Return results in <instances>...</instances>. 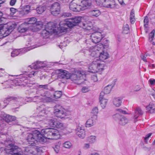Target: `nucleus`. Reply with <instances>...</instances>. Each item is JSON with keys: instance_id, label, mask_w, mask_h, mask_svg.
Returning <instances> with one entry per match:
<instances>
[{"instance_id": "obj_1", "label": "nucleus", "mask_w": 155, "mask_h": 155, "mask_svg": "<svg viewBox=\"0 0 155 155\" xmlns=\"http://www.w3.org/2000/svg\"><path fill=\"white\" fill-rule=\"evenodd\" d=\"M94 55H97L99 56V59L94 60L91 63L89 67V69L90 70V72L95 73L101 71L104 69L105 64L103 63V61L109 58V55L106 52L102 51V52L98 51Z\"/></svg>"}, {"instance_id": "obj_2", "label": "nucleus", "mask_w": 155, "mask_h": 155, "mask_svg": "<svg viewBox=\"0 0 155 155\" xmlns=\"http://www.w3.org/2000/svg\"><path fill=\"white\" fill-rule=\"evenodd\" d=\"M91 5L90 0H73L69 5V8L73 12H79L89 7Z\"/></svg>"}, {"instance_id": "obj_3", "label": "nucleus", "mask_w": 155, "mask_h": 155, "mask_svg": "<svg viewBox=\"0 0 155 155\" xmlns=\"http://www.w3.org/2000/svg\"><path fill=\"white\" fill-rule=\"evenodd\" d=\"M81 17H75L70 19H67L64 21H61L60 23V28H59L60 32H66L68 28H72L77 25L81 23Z\"/></svg>"}, {"instance_id": "obj_4", "label": "nucleus", "mask_w": 155, "mask_h": 155, "mask_svg": "<svg viewBox=\"0 0 155 155\" xmlns=\"http://www.w3.org/2000/svg\"><path fill=\"white\" fill-rule=\"evenodd\" d=\"M11 143V141L9 140L5 141V144L6 147L5 149L6 152L12 155H23L21 149Z\"/></svg>"}, {"instance_id": "obj_5", "label": "nucleus", "mask_w": 155, "mask_h": 155, "mask_svg": "<svg viewBox=\"0 0 155 155\" xmlns=\"http://www.w3.org/2000/svg\"><path fill=\"white\" fill-rule=\"evenodd\" d=\"M41 132L48 139L57 140L60 137L59 132L55 129L48 128L42 129Z\"/></svg>"}, {"instance_id": "obj_6", "label": "nucleus", "mask_w": 155, "mask_h": 155, "mask_svg": "<svg viewBox=\"0 0 155 155\" xmlns=\"http://www.w3.org/2000/svg\"><path fill=\"white\" fill-rule=\"evenodd\" d=\"M16 26L15 24L10 22L0 26V38L9 35Z\"/></svg>"}, {"instance_id": "obj_7", "label": "nucleus", "mask_w": 155, "mask_h": 155, "mask_svg": "<svg viewBox=\"0 0 155 155\" xmlns=\"http://www.w3.org/2000/svg\"><path fill=\"white\" fill-rule=\"evenodd\" d=\"M105 41L107 43L104 44V45L100 43L99 44H97V45L95 46L94 49L92 48L91 49V48H90V51L91 52L90 55L92 56H96L97 55H94V54L96 53H97L98 51L101 52V51H103L102 50L103 48H107L108 46V43L109 41L108 40H106Z\"/></svg>"}, {"instance_id": "obj_8", "label": "nucleus", "mask_w": 155, "mask_h": 155, "mask_svg": "<svg viewBox=\"0 0 155 155\" xmlns=\"http://www.w3.org/2000/svg\"><path fill=\"white\" fill-rule=\"evenodd\" d=\"M54 113L57 117L61 118H64L67 116L65 109L62 106L58 104L55 106Z\"/></svg>"}, {"instance_id": "obj_9", "label": "nucleus", "mask_w": 155, "mask_h": 155, "mask_svg": "<svg viewBox=\"0 0 155 155\" xmlns=\"http://www.w3.org/2000/svg\"><path fill=\"white\" fill-rule=\"evenodd\" d=\"M84 74L85 72L83 71L75 70L72 74L70 73L69 79L75 83H76V81L80 80L81 78Z\"/></svg>"}, {"instance_id": "obj_10", "label": "nucleus", "mask_w": 155, "mask_h": 155, "mask_svg": "<svg viewBox=\"0 0 155 155\" xmlns=\"http://www.w3.org/2000/svg\"><path fill=\"white\" fill-rule=\"evenodd\" d=\"M48 124L51 127L61 129H63L66 127V126L65 124L54 118L48 119Z\"/></svg>"}, {"instance_id": "obj_11", "label": "nucleus", "mask_w": 155, "mask_h": 155, "mask_svg": "<svg viewBox=\"0 0 155 155\" xmlns=\"http://www.w3.org/2000/svg\"><path fill=\"white\" fill-rule=\"evenodd\" d=\"M37 130H35L32 133L28 134L26 137V140L28 143L32 146H35L37 143Z\"/></svg>"}, {"instance_id": "obj_12", "label": "nucleus", "mask_w": 155, "mask_h": 155, "mask_svg": "<svg viewBox=\"0 0 155 155\" xmlns=\"http://www.w3.org/2000/svg\"><path fill=\"white\" fill-rule=\"evenodd\" d=\"M113 118L118 121V124L122 126L125 125L128 122V120L124 116L119 114H116L113 116Z\"/></svg>"}, {"instance_id": "obj_13", "label": "nucleus", "mask_w": 155, "mask_h": 155, "mask_svg": "<svg viewBox=\"0 0 155 155\" xmlns=\"http://www.w3.org/2000/svg\"><path fill=\"white\" fill-rule=\"evenodd\" d=\"M51 14L54 16H56L59 14L60 10V5L57 2L52 4L49 6Z\"/></svg>"}, {"instance_id": "obj_14", "label": "nucleus", "mask_w": 155, "mask_h": 155, "mask_svg": "<svg viewBox=\"0 0 155 155\" xmlns=\"http://www.w3.org/2000/svg\"><path fill=\"white\" fill-rule=\"evenodd\" d=\"M103 38L101 33L99 32H94L91 36V41L94 43L100 42Z\"/></svg>"}, {"instance_id": "obj_15", "label": "nucleus", "mask_w": 155, "mask_h": 155, "mask_svg": "<svg viewBox=\"0 0 155 155\" xmlns=\"http://www.w3.org/2000/svg\"><path fill=\"white\" fill-rule=\"evenodd\" d=\"M58 77L59 78H62L64 79H68L70 78V73L65 70L62 69H58Z\"/></svg>"}, {"instance_id": "obj_16", "label": "nucleus", "mask_w": 155, "mask_h": 155, "mask_svg": "<svg viewBox=\"0 0 155 155\" xmlns=\"http://www.w3.org/2000/svg\"><path fill=\"white\" fill-rule=\"evenodd\" d=\"M26 21L27 22H25L27 23L30 30H33L34 28H33L36 27L37 25H40L37 22L36 18L34 17L27 19Z\"/></svg>"}, {"instance_id": "obj_17", "label": "nucleus", "mask_w": 155, "mask_h": 155, "mask_svg": "<svg viewBox=\"0 0 155 155\" xmlns=\"http://www.w3.org/2000/svg\"><path fill=\"white\" fill-rule=\"evenodd\" d=\"M55 25L54 23L52 22H49L45 26V28L48 30V31H51V32H54L58 34L60 33H62V32H60L59 28L60 26L57 29H54Z\"/></svg>"}, {"instance_id": "obj_18", "label": "nucleus", "mask_w": 155, "mask_h": 155, "mask_svg": "<svg viewBox=\"0 0 155 155\" xmlns=\"http://www.w3.org/2000/svg\"><path fill=\"white\" fill-rule=\"evenodd\" d=\"M76 131L77 135L81 138H84L85 136V132L83 127L78 126L76 129Z\"/></svg>"}, {"instance_id": "obj_19", "label": "nucleus", "mask_w": 155, "mask_h": 155, "mask_svg": "<svg viewBox=\"0 0 155 155\" xmlns=\"http://www.w3.org/2000/svg\"><path fill=\"white\" fill-rule=\"evenodd\" d=\"M31 7L29 5H26L23 8L19 11V13L21 16L25 15L28 14L31 11Z\"/></svg>"}, {"instance_id": "obj_20", "label": "nucleus", "mask_w": 155, "mask_h": 155, "mask_svg": "<svg viewBox=\"0 0 155 155\" xmlns=\"http://www.w3.org/2000/svg\"><path fill=\"white\" fill-rule=\"evenodd\" d=\"M41 96L43 97H41L38 96L34 97L32 99V101L34 102L36 101L41 102L44 99L46 100L47 101H49L51 100V98L49 97H48L44 94L41 95Z\"/></svg>"}, {"instance_id": "obj_21", "label": "nucleus", "mask_w": 155, "mask_h": 155, "mask_svg": "<svg viewBox=\"0 0 155 155\" xmlns=\"http://www.w3.org/2000/svg\"><path fill=\"white\" fill-rule=\"evenodd\" d=\"M115 5V2L114 0H105L103 7L112 8Z\"/></svg>"}, {"instance_id": "obj_22", "label": "nucleus", "mask_w": 155, "mask_h": 155, "mask_svg": "<svg viewBox=\"0 0 155 155\" xmlns=\"http://www.w3.org/2000/svg\"><path fill=\"white\" fill-rule=\"evenodd\" d=\"M80 26L84 29L90 30L93 27L92 23L91 22L85 21L84 22H81L80 23Z\"/></svg>"}, {"instance_id": "obj_23", "label": "nucleus", "mask_w": 155, "mask_h": 155, "mask_svg": "<svg viewBox=\"0 0 155 155\" xmlns=\"http://www.w3.org/2000/svg\"><path fill=\"white\" fill-rule=\"evenodd\" d=\"M28 29H30V28L27 23L25 22L21 24L18 29V31L20 33H24L27 31Z\"/></svg>"}, {"instance_id": "obj_24", "label": "nucleus", "mask_w": 155, "mask_h": 155, "mask_svg": "<svg viewBox=\"0 0 155 155\" xmlns=\"http://www.w3.org/2000/svg\"><path fill=\"white\" fill-rule=\"evenodd\" d=\"M37 133L38 135L37 137V142H39L43 143L47 142L48 139L44 136L43 134H41L39 132L37 131Z\"/></svg>"}, {"instance_id": "obj_25", "label": "nucleus", "mask_w": 155, "mask_h": 155, "mask_svg": "<svg viewBox=\"0 0 155 155\" xmlns=\"http://www.w3.org/2000/svg\"><path fill=\"white\" fill-rule=\"evenodd\" d=\"M43 63L42 62L37 61L36 63H33L32 65H29L32 69H37L38 68H41L43 67Z\"/></svg>"}, {"instance_id": "obj_26", "label": "nucleus", "mask_w": 155, "mask_h": 155, "mask_svg": "<svg viewBox=\"0 0 155 155\" xmlns=\"http://www.w3.org/2000/svg\"><path fill=\"white\" fill-rule=\"evenodd\" d=\"M143 114V112L141 110V108L139 107H137L135 110V115L134 116V118L135 119V122L137 121V118Z\"/></svg>"}, {"instance_id": "obj_27", "label": "nucleus", "mask_w": 155, "mask_h": 155, "mask_svg": "<svg viewBox=\"0 0 155 155\" xmlns=\"http://www.w3.org/2000/svg\"><path fill=\"white\" fill-rule=\"evenodd\" d=\"M3 120L6 122H9L14 121L16 119V117L14 116H10L9 115L5 114L3 118Z\"/></svg>"}, {"instance_id": "obj_28", "label": "nucleus", "mask_w": 155, "mask_h": 155, "mask_svg": "<svg viewBox=\"0 0 155 155\" xmlns=\"http://www.w3.org/2000/svg\"><path fill=\"white\" fill-rule=\"evenodd\" d=\"M25 51L23 49H18L14 50L11 54V56L13 57L18 56L20 54H22L25 53Z\"/></svg>"}, {"instance_id": "obj_29", "label": "nucleus", "mask_w": 155, "mask_h": 155, "mask_svg": "<svg viewBox=\"0 0 155 155\" xmlns=\"http://www.w3.org/2000/svg\"><path fill=\"white\" fill-rule=\"evenodd\" d=\"M96 120H95L94 118L93 117H91V119H88L87 121L85 124L86 127H89L93 126Z\"/></svg>"}, {"instance_id": "obj_30", "label": "nucleus", "mask_w": 155, "mask_h": 155, "mask_svg": "<svg viewBox=\"0 0 155 155\" xmlns=\"http://www.w3.org/2000/svg\"><path fill=\"white\" fill-rule=\"evenodd\" d=\"M147 111L150 113L155 112V105L153 103H150L149 105L146 107Z\"/></svg>"}, {"instance_id": "obj_31", "label": "nucleus", "mask_w": 155, "mask_h": 155, "mask_svg": "<svg viewBox=\"0 0 155 155\" xmlns=\"http://www.w3.org/2000/svg\"><path fill=\"white\" fill-rule=\"evenodd\" d=\"M122 98L120 97H115L113 100L114 104L117 107H119L121 105Z\"/></svg>"}, {"instance_id": "obj_32", "label": "nucleus", "mask_w": 155, "mask_h": 155, "mask_svg": "<svg viewBox=\"0 0 155 155\" xmlns=\"http://www.w3.org/2000/svg\"><path fill=\"white\" fill-rule=\"evenodd\" d=\"M101 13L100 11L98 9H94L89 12L91 16L96 17H97L100 15Z\"/></svg>"}, {"instance_id": "obj_33", "label": "nucleus", "mask_w": 155, "mask_h": 155, "mask_svg": "<svg viewBox=\"0 0 155 155\" xmlns=\"http://www.w3.org/2000/svg\"><path fill=\"white\" fill-rule=\"evenodd\" d=\"M98 112V110L97 107H94L92 109L91 114H93V117L94 118L95 120H97V114Z\"/></svg>"}, {"instance_id": "obj_34", "label": "nucleus", "mask_w": 155, "mask_h": 155, "mask_svg": "<svg viewBox=\"0 0 155 155\" xmlns=\"http://www.w3.org/2000/svg\"><path fill=\"white\" fill-rule=\"evenodd\" d=\"M114 84L113 85L110 84L107 85L105 87L104 91L106 94L110 93L112 88L114 86Z\"/></svg>"}, {"instance_id": "obj_35", "label": "nucleus", "mask_w": 155, "mask_h": 155, "mask_svg": "<svg viewBox=\"0 0 155 155\" xmlns=\"http://www.w3.org/2000/svg\"><path fill=\"white\" fill-rule=\"evenodd\" d=\"M46 9V7L44 6H39L36 9L37 12L40 14L43 13Z\"/></svg>"}, {"instance_id": "obj_36", "label": "nucleus", "mask_w": 155, "mask_h": 155, "mask_svg": "<svg viewBox=\"0 0 155 155\" xmlns=\"http://www.w3.org/2000/svg\"><path fill=\"white\" fill-rule=\"evenodd\" d=\"M50 33H51V31H48L45 28V29L41 31V35L43 37L47 38Z\"/></svg>"}, {"instance_id": "obj_37", "label": "nucleus", "mask_w": 155, "mask_h": 155, "mask_svg": "<svg viewBox=\"0 0 155 155\" xmlns=\"http://www.w3.org/2000/svg\"><path fill=\"white\" fill-rule=\"evenodd\" d=\"M100 105L103 109H104L106 106L107 101L106 99H103L99 100Z\"/></svg>"}, {"instance_id": "obj_38", "label": "nucleus", "mask_w": 155, "mask_h": 155, "mask_svg": "<svg viewBox=\"0 0 155 155\" xmlns=\"http://www.w3.org/2000/svg\"><path fill=\"white\" fill-rule=\"evenodd\" d=\"M16 97H8L5 98V99L3 101L4 103L5 104H9L10 101L15 100H16Z\"/></svg>"}, {"instance_id": "obj_39", "label": "nucleus", "mask_w": 155, "mask_h": 155, "mask_svg": "<svg viewBox=\"0 0 155 155\" xmlns=\"http://www.w3.org/2000/svg\"><path fill=\"white\" fill-rule=\"evenodd\" d=\"M123 33L127 34L129 32V25L128 24H126L124 25L123 26Z\"/></svg>"}, {"instance_id": "obj_40", "label": "nucleus", "mask_w": 155, "mask_h": 155, "mask_svg": "<svg viewBox=\"0 0 155 155\" xmlns=\"http://www.w3.org/2000/svg\"><path fill=\"white\" fill-rule=\"evenodd\" d=\"M62 94V92L61 91H56L53 94L54 97L57 99L60 98Z\"/></svg>"}, {"instance_id": "obj_41", "label": "nucleus", "mask_w": 155, "mask_h": 155, "mask_svg": "<svg viewBox=\"0 0 155 155\" xmlns=\"http://www.w3.org/2000/svg\"><path fill=\"white\" fill-rule=\"evenodd\" d=\"M96 137L94 136H91L88 137L87 140L88 141L91 143H93L95 142Z\"/></svg>"}, {"instance_id": "obj_42", "label": "nucleus", "mask_w": 155, "mask_h": 155, "mask_svg": "<svg viewBox=\"0 0 155 155\" xmlns=\"http://www.w3.org/2000/svg\"><path fill=\"white\" fill-rule=\"evenodd\" d=\"M154 33L155 30H153L149 34V39L150 41H152L153 40L154 37Z\"/></svg>"}, {"instance_id": "obj_43", "label": "nucleus", "mask_w": 155, "mask_h": 155, "mask_svg": "<svg viewBox=\"0 0 155 155\" xmlns=\"http://www.w3.org/2000/svg\"><path fill=\"white\" fill-rule=\"evenodd\" d=\"M72 144L71 142L69 141H67L64 143L63 144L64 147L67 148H69L71 146Z\"/></svg>"}, {"instance_id": "obj_44", "label": "nucleus", "mask_w": 155, "mask_h": 155, "mask_svg": "<svg viewBox=\"0 0 155 155\" xmlns=\"http://www.w3.org/2000/svg\"><path fill=\"white\" fill-rule=\"evenodd\" d=\"M105 1V0H96V3L97 5L103 7Z\"/></svg>"}, {"instance_id": "obj_45", "label": "nucleus", "mask_w": 155, "mask_h": 155, "mask_svg": "<svg viewBox=\"0 0 155 155\" xmlns=\"http://www.w3.org/2000/svg\"><path fill=\"white\" fill-rule=\"evenodd\" d=\"M144 22V27L146 28H147L148 27V23H149V21L147 17H146L143 21Z\"/></svg>"}, {"instance_id": "obj_46", "label": "nucleus", "mask_w": 155, "mask_h": 155, "mask_svg": "<svg viewBox=\"0 0 155 155\" xmlns=\"http://www.w3.org/2000/svg\"><path fill=\"white\" fill-rule=\"evenodd\" d=\"M10 14L12 15L14 14L17 11V9L13 8H11L10 9Z\"/></svg>"}, {"instance_id": "obj_47", "label": "nucleus", "mask_w": 155, "mask_h": 155, "mask_svg": "<svg viewBox=\"0 0 155 155\" xmlns=\"http://www.w3.org/2000/svg\"><path fill=\"white\" fill-rule=\"evenodd\" d=\"M41 110V111L40 112V113L38 115H37V117H36L37 119L38 118V117L44 116L45 114V112L44 110Z\"/></svg>"}, {"instance_id": "obj_48", "label": "nucleus", "mask_w": 155, "mask_h": 155, "mask_svg": "<svg viewBox=\"0 0 155 155\" xmlns=\"http://www.w3.org/2000/svg\"><path fill=\"white\" fill-rule=\"evenodd\" d=\"M152 134L151 133H150L147 135L146 137H144V142L146 143H147V141L148 140L149 138L151 135Z\"/></svg>"}, {"instance_id": "obj_49", "label": "nucleus", "mask_w": 155, "mask_h": 155, "mask_svg": "<svg viewBox=\"0 0 155 155\" xmlns=\"http://www.w3.org/2000/svg\"><path fill=\"white\" fill-rule=\"evenodd\" d=\"M48 84H46L45 85H40L38 86V88H42L43 89H48Z\"/></svg>"}, {"instance_id": "obj_50", "label": "nucleus", "mask_w": 155, "mask_h": 155, "mask_svg": "<svg viewBox=\"0 0 155 155\" xmlns=\"http://www.w3.org/2000/svg\"><path fill=\"white\" fill-rule=\"evenodd\" d=\"M54 150L56 153H58L60 149V146L58 145H56L53 148Z\"/></svg>"}, {"instance_id": "obj_51", "label": "nucleus", "mask_w": 155, "mask_h": 155, "mask_svg": "<svg viewBox=\"0 0 155 155\" xmlns=\"http://www.w3.org/2000/svg\"><path fill=\"white\" fill-rule=\"evenodd\" d=\"M91 79L94 82L96 81H97V77L95 74L92 76L91 77Z\"/></svg>"}, {"instance_id": "obj_52", "label": "nucleus", "mask_w": 155, "mask_h": 155, "mask_svg": "<svg viewBox=\"0 0 155 155\" xmlns=\"http://www.w3.org/2000/svg\"><path fill=\"white\" fill-rule=\"evenodd\" d=\"M71 14L70 13H64L63 14L62 16L64 17H66L71 16Z\"/></svg>"}, {"instance_id": "obj_53", "label": "nucleus", "mask_w": 155, "mask_h": 155, "mask_svg": "<svg viewBox=\"0 0 155 155\" xmlns=\"http://www.w3.org/2000/svg\"><path fill=\"white\" fill-rule=\"evenodd\" d=\"M105 94H105V92H104V91H102L101 93L100 94L99 100H100V99L101 100L102 99H104V95Z\"/></svg>"}, {"instance_id": "obj_54", "label": "nucleus", "mask_w": 155, "mask_h": 155, "mask_svg": "<svg viewBox=\"0 0 155 155\" xmlns=\"http://www.w3.org/2000/svg\"><path fill=\"white\" fill-rule=\"evenodd\" d=\"M147 56V54H145L144 55H141L140 56L141 59L144 61L147 62L146 57Z\"/></svg>"}, {"instance_id": "obj_55", "label": "nucleus", "mask_w": 155, "mask_h": 155, "mask_svg": "<svg viewBox=\"0 0 155 155\" xmlns=\"http://www.w3.org/2000/svg\"><path fill=\"white\" fill-rule=\"evenodd\" d=\"M37 74V73L36 72V71H32L30 73L28 74V77L30 78H31L33 76H34L35 74Z\"/></svg>"}, {"instance_id": "obj_56", "label": "nucleus", "mask_w": 155, "mask_h": 155, "mask_svg": "<svg viewBox=\"0 0 155 155\" xmlns=\"http://www.w3.org/2000/svg\"><path fill=\"white\" fill-rule=\"evenodd\" d=\"M16 2V0H11L10 2V4L11 6L14 5Z\"/></svg>"}, {"instance_id": "obj_57", "label": "nucleus", "mask_w": 155, "mask_h": 155, "mask_svg": "<svg viewBox=\"0 0 155 155\" xmlns=\"http://www.w3.org/2000/svg\"><path fill=\"white\" fill-rule=\"evenodd\" d=\"M130 17L134 18L135 17L134 10L133 9H132L131 11L130 14Z\"/></svg>"}, {"instance_id": "obj_58", "label": "nucleus", "mask_w": 155, "mask_h": 155, "mask_svg": "<svg viewBox=\"0 0 155 155\" xmlns=\"http://www.w3.org/2000/svg\"><path fill=\"white\" fill-rule=\"evenodd\" d=\"M117 110L119 112L123 114H127L125 110H123L121 109H118Z\"/></svg>"}, {"instance_id": "obj_59", "label": "nucleus", "mask_w": 155, "mask_h": 155, "mask_svg": "<svg viewBox=\"0 0 155 155\" xmlns=\"http://www.w3.org/2000/svg\"><path fill=\"white\" fill-rule=\"evenodd\" d=\"M82 91L83 93H85L88 91V88L86 87H83L82 89Z\"/></svg>"}, {"instance_id": "obj_60", "label": "nucleus", "mask_w": 155, "mask_h": 155, "mask_svg": "<svg viewBox=\"0 0 155 155\" xmlns=\"http://www.w3.org/2000/svg\"><path fill=\"white\" fill-rule=\"evenodd\" d=\"M143 148L145 150L147 151H150L151 149L150 147H147L145 146L143 147Z\"/></svg>"}, {"instance_id": "obj_61", "label": "nucleus", "mask_w": 155, "mask_h": 155, "mask_svg": "<svg viewBox=\"0 0 155 155\" xmlns=\"http://www.w3.org/2000/svg\"><path fill=\"white\" fill-rule=\"evenodd\" d=\"M130 23L132 24H133L134 23L135 21V18H132V17H130Z\"/></svg>"}, {"instance_id": "obj_62", "label": "nucleus", "mask_w": 155, "mask_h": 155, "mask_svg": "<svg viewBox=\"0 0 155 155\" xmlns=\"http://www.w3.org/2000/svg\"><path fill=\"white\" fill-rule=\"evenodd\" d=\"M90 145L89 143H85L84 145V148L87 149L90 147Z\"/></svg>"}, {"instance_id": "obj_63", "label": "nucleus", "mask_w": 155, "mask_h": 155, "mask_svg": "<svg viewBox=\"0 0 155 155\" xmlns=\"http://www.w3.org/2000/svg\"><path fill=\"white\" fill-rule=\"evenodd\" d=\"M149 81L150 82V84L151 85H153V84H154V82L155 81V80L154 79H153V80L150 79L149 80Z\"/></svg>"}, {"instance_id": "obj_64", "label": "nucleus", "mask_w": 155, "mask_h": 155, "mask_svg": "<svg viewBox=\"0 0 155 155\" xmlns=\"http://www.w3.org/2000/svg\"><path fill=\"white\" fill-rule=\"evenodd\" d=\"M90 155H99V154L97 153H92Z\"/></svg>"}]
</instances>
